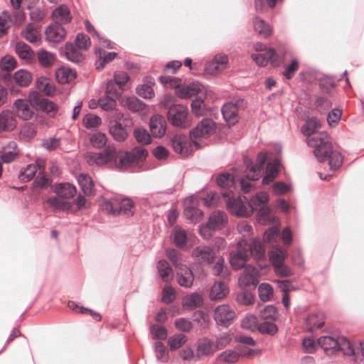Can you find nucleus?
<instances>
[{
  "label": "nucleus",
  "instance_id": "obj_53",
  "mask_svg": "<svg viewBox=\"0 0 364 364\" xmlns=\"http://www.w3.org/2000/svg\"><path fill=\"white\" fill-rule=\"evenodd\" d=\"M338 351H342L345 355H353L355 353V349L352 343L344 336L338 337Z\"/></svg>",
  "mask_w": 364,
  "mask_h": 364
},
{
  "label": "nucleus",
  "instance_id": "obj_9",
  "mask_svg": "<svg viewBox=\"0 0 364 364\" xmlns=\"http://www.w3.org/2000/svg\"><path fill=\"white\" fill-rule=\"evenodd\" d=\"M258 284V271L252 266L244 268L238 279V284L241 289H255Z\"/></svg>",
  "mask_w": 364,
  "mask_h": 364
},
{
  "label": "nucleus",
  "instance_id": "obj_60",
  "mask_svg": "<svg viewBox=\"0 0 364 364\" xmlns=\"http://www.w3.org/2000/svg\"><path fill=\"white\" fill-rule=\"evenodd\" d=\"M254 295L252 292L246 290L245 289H241V291L237 294L236 300L242 305H250L254 301Z\"/></svg>",
  "mask_w": 364,
  "mask_h": 364
},
{
  "label": "nucleus",
  "instance_id": "obj_35",
  "mask_svg": "<svg viewBox=\"0 0 364 364\" xmlns=\"http://www.w3.org/2000/svg\"><path fill=\"white\" fill-rule=\"evenodd\" d=\"M318 344L325 352L331 351L333 353L338 351V338L331 336H321L318 338Z\"/></svg>",
  "mask_w": 364,
  "mask_h": 364
},
{
  "label": "nucleus",
  "instance_id": "obj_32",
  "mask_svg": "<svg viewBox=\"0 0 364 364\" xmlns=\"http://www.w3.org/2000/svg\"><path fill=\"white\" fill-rule=\"evenodd\" d=\"M171 238L173 244L178 248L183 249L186 247L188 236L185 230L180 226H176L172 230Z\"/></svg>",
  "mask_w": 364,
  "mask_h": 364
},
{
  "label": "nucleus",
  "instance_id": "obj_28",
  "mask_svg": "<svg viewBox=\"0 0 364 364\" xmlns=\"http://www.w3.org/2000/svg\"><path fill=\"white\" fill-rule=\"evenodd\" d=\"M15 50L18 56L26 63H31L35 58V53L31 48L23 42H18L15 46Z\"/></svg>",
  "mask_w": 364,
  "mask_h": 364
},
{
  "label": "nucleus",
  "instance_id": "obj_38",
  "mask_svg": "<svg viewBox=\"0 0 364 364\" xmlns=\"http://www.w3.org/2000/svg\"><path fill=\"white\" fill-rule=\"evenodd\" d=\"M156 268L159 275L164 282H168L172 279L173 276V269L166 260H159L157 262Z\"/></svg>",
  "mask_w": 364,
  "mask_h": 364
},
{
  "label": "nucleus",
  "instance_id": "obj_50",
  "mask_svg": "<svg viewBox=\"0 0 364 364\" xmlns=\"http://www.w3.org/2000/svg\"><path fill=\"white\" fill-rule=\"evenodd\" d=\"M21 36L26 41L31 43L36 42L39 38V32L38 28L32 23H28L21 31Z\"/></svg>",
  "mask_w": 364,
  "mask_h": 364
},
{
  "label": "nucleus",
  "instance_id": "obj_33",
  "mask_svg": "<svg viewBox=\"0 0 364 364\" xmlns=\"http://www.w3.org/2000/svg\"><path fill=\"white\" fill-rule=\"evenodd\" d=\"M182 303L186 309H193L203 304V299L201 294L194 292L184 296Z\"/></svg>",
  "mask_w": 364,
  "mask_h": 364
},
{
  "label": "nucleus",
  "instance_id": "obj_45",
  "mask_svg": "<svg viewBox=\"0 0 364 364\" xmlns=\"http://www.w3.org/2000/svg\"><path fill=\"white\" fill-rule=\"evenodd\" d=\"M166 254L168 259L176 269H181L185 266L183 255L174 249H168Z\"/></svg>",
  "mask_w": 364,
  "mask_h": 364
},
{
  "label": "nucleus",
  "instance_id": "obj_55",
  "mask_svg": "<svg viewBox=\"0 0 364 364\" xmlns=\"http://www.w3.org/2000/svg\"><path fill=\"white\" fill-rule=\"evenodd\" d=\"M124 106L133 112L142 111L145 108V104L136 97H127L124 100Z\"/></svg>",
  "mask_w": 364,
  "mask_h": 364
},
{
  "label": "nucleus",
  "instance_id": "obj_41",
  "mask_svg": "<svg viewBox=\"0 0 364 364\" xmlns=\"http://www.w3.org/2000/svg\"><path fill=\"white\" fill-rule=\"evenodd\" d=\"M73 43L68 42L65 46V55L68 60L73 63H79L82 59V55Z\"/></svg>",
  "mask_w": 364,
  "mask_h": 364
},
{
  "label": "nucleus",
  "instance_id": "obj_36",
  "mask_svg": "<svg viewBox=\"0 0 364 364\" xmlns=\"http://www.w3.org/2000/svg\"><path fill=\"white\" fill-rule=\"evenodd\" d=\"M228 62V58L227 55H215L213 61L206 66L205 70L210 73L222 71L225 68Z\"/></svg>",
  "mask_w": 364,
  "mask_h": 364
},
{
  "label": "nucleus",
  "instance_id": "obj_37",
  "mask_svg": "<svg viewBox=\"0 0 364 364\" xmlns=\"http://www.w3.org/2000/svg\"><path fill=\"white\" fill-rule=\"evenodd\" d=\"M275 54L274 48H268L259 53H252V59L259 66H265L273 58Z\"/></svg>",
  "mask_w": 364,
  "mask_h": 364
},
{
  "label": "nucleus",
  "instance_id": "obj_31",
  "mask_svg": "<svg viewBox=\"0 0 364 364\" xmlns=\"http://www.w3.org/2000/svg\"><path fill=\"white\" fill-rule=\"evenodd\" d=\"M38 169H42V171H44V168L41 167V166L38 163L27 165L26 167L21 169L18 173L19 180L23 182L30 181L33 178Z\"/></svg>",
  "mask_w": 364,
  "mask_h": 364
},
{
  "label": "nucleus",
  "instance_id": "obj_57",
  "mask_svg": "<svg viewBox=\"0 0 364 364\" xmlns=\"http://www.w3.org/2000/svg\"><path fill=\"white\" fill-rule=\"evenodd\" d=\"M187 341V338L182 333H176L170 336L168 340V344L170 350L173 351L181 348Z\"/></svg>",
  "mask_w": 364,
  "mask_h": 364
},
{
  "label": "nucleus",
  "instance_id": "obj_52",
  "mask_svg": "<svg viewBox=\"0 0 364 364\" xmlns=\"http://www.w3.org/2000/svg\"><path fill=\"white\" fill-rule=\"evenodd\" d=\"M259 316L262 320L275 321L279 318L277 309L273 305H267L260 310Z\"/></svg>",
  "mask_w": 364,
  "mask_h": 364
},
{
  "label": "nucleus",
  "instance_id": "obj_46",
  "mask_svg": "<svg viewBox=\"0 0 364 364\" xmlns=\"http://www.w3.org/2000/svg\"><path fill=\"white\" fill-rule=\"evenodd\" d=\"M48 205L54 210H66L71 208V203L65 201L64 198L58 197H50L47 200Z\"/></svg>",
  "mask_w": 364,
  "mask_h": 364
},
{
  "label": "nucleus",
  "instance_id": "obj_59",
  "mask_svg": "<svg viewBox=\"0 0 364 364\" xmlns=\"http://www.w3.org/2000/svg\"><path fill=\"white\" fill-rule=\"evenodd\" d=\"M258 293L262 301H268L273 296V288L268 283H262L259 285Z\"/></svg>",
  "mask_w": 364,
  "mask_h": 364
},
{
  "label": "nucleus",
  "instance_id": "obj_17",
  "mask_svg": "<svg viewBox=\"0 0 364 364\" xmlns=\"http://www.w3.org/2000/svg\"><path fill=\"white\" fill-rule=\"evenodd\" d=\"M149 128L154 137H162L166 130V122L164 117L159 114L151 117L149 122Z\"/></svg>",
  "mask_w": 364,
  "mask_h": 364
},
{
  "label": "nucleus",
  "instance_id": "obj_1",
  "mask_svg": "<svg viewBox=\"0 0 364 364\" xmlns=\"http://www.w3.org/2000/svg\"><path fill=\"white\" fill-rule=\"evenodd\" d=\"M148 156L147 150L141 146H136L129 151L122 153L112 146H108L97 153H90L89 162L98 166L109 164L119 171L132 168L135 164L144 161Z\"/></svg>",
  "mask_w": 364,
  "mask_h": 364
},
{
  "label": "nucleus",
  "instance_id": "obj_62",
  "mask_svg": "<svg viewBox=\"0 0 364 364\" xmlns=\"http://www.w3.org/2000/svg\"><path fill=\"white\" fill-rule=\"evenodd\" d=\"M240 355L235 350H226L218 355L217 359L228 363H234L239 359Z\"/></svg>",
  "mask_w": 364,
  "mask_h": 364
},
{
  "label": "nucleus",
  "instance_id": "obj_12",
  "mask_svg": "<svg viewBox=\"0 0 364 364\" xmlns=\"http://www.w3.org/2000/svg\"><path fill=\"white\" fill-rule=\"evenodd\" d=\"M193 256L203 264H210L216 258L214 250L207 245H199L193 249Z\"/></svg>",
  "mask_w": 364,
  "mask_h": 364
},
{
  "label": "nucleus",
  "instance_id": "obj_5",
  "mask_svg": "<svg viewBox=\"0 0 364 364\" xmlns=\"http://www.w3.org/2000/svg\"><path fill=\"white\" fill-rule=\"evenodd\" d=\"M167 119L176 127L186 129L191 126V116L188 107L183 105H171L167 111Z\"/></svg>",
  "mask_w": 364,
  "mask_h": 364
},
{
  "label": "nucleus",
  "instance_id": "obj_24",
  "mask_svg": "<svg viewBox=\"0 0 364 364\" xmlns=\"http://www.w3.org/2000/svg\"><path fill=\"white\" fill-rule=\"evenodd\" d=\"M176 279L180 286L189 288L193 285L194 275L191 269L185 266L177 269Z\"/></svg>",
  "mask_w": 364,
  "mask_h": 364
},
{
  "label": "nucleus",
  "instance_id": "obj_43",
  "mask_svg": "<svg viewBox=\"0 0 364 364\" xmlns=\"http://www.w3.org/2000/svg\"><path fill=\"white\" fill-rule=\"evenodd\" d=\"M253 26L255 31L261 36L268 37L272 34L270 26L257 16L253 18Z\"/></svg>",
  "mask_w": 364,
  "mask_h": 364
},
{
  "label": "nucleus",
  "instance_id": "obj_39",
  "mask_svg": "<svg viewBox=\"0 0 364 364\" xmlns=\"http://www.w3.org/2000/svg\"><path fill=\"white\" fill-rule=\"evenodd\" d=\"M240 242L243 243L242 248L244 250H250L251 251L250 257H259L264 252L263 245L257 240L254 239L250 243H247L245 240Z\"/></svg>",
  "mask_w": 364,
  "mask_h": 364
},
{
  "label": "nucleus",
  "instance_id": "obj_42",
  "mask_svg": "<svg viewBox=\"0 0 364 364\" xmlns=\"http://www.w3.org/2000/svg\"><path fill=\"white\" fill-rule=\"evenodd\" d=\"M257 330L261 334L274 336L278 332V326L274 321L263 320L257 324Z\"/></svg>",
  "mask_w": 364,
  "mask_h": 364
},
{
  "label": "nucleus",
  "instance_id": "obj_18",
  "mask_svg": "<svg viewBox=\"0 0 364 364\" xmlns=\"http://www.w3.org/2000/svg\"><path fill=\"white\" fill-rule=\"evenodd\" d=\"M196 204L193 197L186 198L184 202V214L191 223H196L203 215V212L196 208Z\"/></svg>",
  "mask_w": 364,
  "mask_h": 364
},
{
  "label": "nucleus",
  "instance_id": "obj_7",
  "mask_svg": "<svg viewBox=\"0 0 364 364\" xmlns=\"http://www.w3.org/2000/svg\"><path fill=\"white\" fill-rule=\"evenodd\" d=\"M216 129L215 122L210 118H204L190 132L193 139L206 138L213 134Z\"/></svg>",
  "mask_w": 364,
  "mask_h": 364
},
{
  "label": "nucleus",
  "instance_id": "obj_10",
  "mask_svg": "<svg viewBox=\"0 0 364 364\" xmlns=\"http://www.w3.org/2000/svg\"><path fill=\"white\" fill-rule=\"evenodd\" d=\"M33 107L31 99H17L14 102L15 115L22 120H30L34 114Z\"/></svg>",
  "mask_w": 364,
  "mask_h": 364
},
{
  "label": "nucleus",
  "instance_id": "obj_49",
  "mask_svg": "<svg viewBox=\"0 0 364 364\" xmlns=\"http://www.w3.org/2000/svg\"><path fill=\"white\" fill-rule=\"evenodd\" d=\"M216 262L212 267L213 274L223 278L229 276L230 272L228 267L225 265V261L223 257H216Z\"/></svg>",
  "mask_w": 364,
  "mask_h": 364
},
{
  "label": "nucleus",
  "instance_id": "obj_22",
  "mask_svg": "<svg viewBox=\"0 0 364 364\" xmlns=\"http://www.w3.org/2000/svg\"><path fill=\"white\" fill-rule=\"evenodd\" d=\"M203 89V85L198 82H193L186 86L177 87L176 92L180 98L186 99L198 95Z\"/></svg>",
  "mask_w": 364,
  "mask_h": 364
},
{
  "label": "nucleus",
  "instance_id": "obj_8",
  "mask_svg": "<svg viewBox=\"0 0 364 364\" xmlns=\"http://www.w3.org/2000/svg\"><path fill=\"white\" fill-rule=\"evenodd\" d=\"M235 316V311L228 304L220 305L214 310V319L220 326H229L232 323Z\"/></svg>",
  "mask_w": 364,
  "mask_h": 364
},
{
  "label": "nucleus",
  "instance_id": "obj_23",
  "mask_svg": "<svg viewBox=\"0 0 364 364\" xmlns=\"http://www.w3.org/2000/svg\"><path fill=\"white\" fill-rule=\"evenodd\" d=\"M228 221L225 213L223 211H215L209 217L206 223L213 230H218L223 228Z\"/></svg>",
  "mask_w": 364,
  "mask_h": 364
},
{
  "label": "nucleus",
  "instance_id": "obj_63",
  "mask_svg": "<svg viewBox=\"0 0 364 364\" xmlns=\"http://www.w3.org/2000/svg\"><path fill=\"white\" fill-rule=\"evenodd\" d=\"M307 325L316 328H320L324 325L323 314L318 313L316 314H311L306 318Z\"/></svg>",
  "mask_w": 364,
  "mask_h": 364
},
{
  "label": "nucleus",
  "instance_id": "obj_30",
  "mask_svg": "<svg viewBox=\"0 0 364 364\" xmlns=\"http://www.w3.org/2000/svg\"><path fill=\"white\" fill-rule=\"evenodd\" d=\"M269 262L272 267L284 263L288 255L287 251L279 247H273L268 252Z\"/></svg>",
  "mask_w": 364,
  "mask_h": 364
},
{
  "label": "nucleus",
  "instance_id": "obj_51",
  "mask_svg": "<svg viewBox=\"0 0 364 364\" xmlns=\"http://www.w3.org/2000/svg\"><path fill=\"white\" fill-rule=\"evenodd\" d=\"M14 79L19 86L26 87L31 82L32 76L28 71L21 69L14 73Z\"/></svg>",
  "mask_w": 364,
  "mask_h": 364
},
{
  "label": "nucleus",
  "instance_id": "obj_11",
  "mask_svg": "<svg viewBox=\"0 0 364 364\" xmlns=\"http://www.w3.org/2000/svg\"><path fill=\"white\" fill-rule=\"evenodd\" d=\"M242 242L237 243V250L230 253V264L235 269H240L244 267L245 262L250 257L251 251L244 250Z\"/></svg>",
  "mask_w": 364,
  "mask_h": 364
},
{
  "label": "nucleus",
  "instance_id": "obj_64",
  "mask_svg": "<svg viewBox=\"0 0 364 364\" xmlns=\"http://www.w3.org/2000/svg\"><path fill=\"white\" fill-rule=\"evenodd\" d=\"M37 132L36 125L33 122L26 123L21 129V134L26 139L33 138Z\"/></svg>",
  "mask_w": 364,
  "mask_h": 364
},
{
  "label": "nucleus",
  "instance_id": "obj_54",
  "mask_svg": "<svg viewBox=\"0 0 364 364\" xmlns=\"http://www.w3.org/2000/svg\"><path fill=\"white\" fill-rule=\"evenodd\" d=\"M154 348L157 360L161 363H166L169 356L165 345L161 341H157L154 343Z\"/></svg>",
  "mask_w": 364,
  "mask_h": 364
},
{
  "label": "nucleus",
  "instance_id": "obj_61",
  "mask_svg": "<svg viewBox=\"0 0 364 364\" xmlns=\"http://www.w3.org/2000/svg\"><path fill=\"white\" fill-rule=\"evenodd\" d=\"M98 104L105 111L112 110L116 106V98L105 94L98 100Z\"/></svg>",
  "mask_w": 364,
  "mask_h": 364
},
{
  "label": "nucleus",
  "instance_id": "obj_29",
  "mask_svg": "<svg viewBox=\"0 0 364 364\" xmlns=\"http://www.w3.org/2000/svg\"><path fill=\"white\" fill-rule=\"evenodd\" d=\"M76 72L68 68L63 66L55 71V77L60 84H66L72 82L76 78Z\"/></svg>",
  "mask_w": 364,
  "mask_h": 364
},
{
  "label": "nucleus",
  "instance_id": "obj_34",
  "mask_svg": "<svg viewBox=\"0 0 364 364\" xmlns=\"http://www.w3.org/2000/svg\"><path fill=\"white\" fill-rule=\"evenodd\" d=\"M280 166V159L276 158L271 163H267L266 166V174L262 178L263 184H269L276 178L279 166Z\"/></svg>",
  "mask_w": 364,
  "mask_h": 364
},
{
  "label": "nucleus",
  "instance_id": "obj_6",
  "mask_svg": "<svg viewBox=\"0 0 364 364\" xmlns=\"http://www.w3.org/2000/svg\"><path fill=\"white\" fill-rule=\"evenodd\" d=\"M193 144H197V142L185 134H176L171 139V144L174 151L183 156H188L192 152Z\"/></svg>",
  "mask_w": 364,
  "mask_h": 364
},
{
  "label": "nucleus",
  "instance_id": "obj_14",
  "mask_svg": "<svg viewBox=\"0 0 364 364\" xmlns=\"http://www.w3.org/2000/svg\"><path fill=\"white\" fill-rule=\"evenodd\" d=\"M45 35L49 42L60 43L65 39L66 31L59 23H54L46 29Z\"/></svg>",
  "mask_w": 364,
  "mask_h": 364
},
{
  "label": "nucleus",
  "instance_id": "obj_21",
  "mask_svg": "<svg viewBox=\"0 0 364 364\" xmlns=\"http://www.w3.org/2000/svg\"><path fill=\"white\" fill-rule=\"evenodd\" d=\"M221 112L225 121L230 126L235 124L238 121V107L236 104L231 102L225 103Z\"/></svg>",
  "mask_w": 364,
  "mask_h": 364
},
{
  "label": "nucleus",
  "instance_id": "obj_40",
  "mask_svg": "<svg viewBox=\"0 0 364 364\" xmlns=\"http://www.w3.org/2000/svg\"><path fill=\"white\" fill-rule=\"evenodd\" d=\"M55 193L60 198H73L77 189L75 186L69 183H60L55 187Z\"/></svg>",
  "mask_w": 364,
  "mask_h": 364
},
{
  "label": "nucleus",
  "instance_id": "obj_47",
  "mask_svg": "<svg viewBox=\"0 0 364 364\" xmlns=\"http://www.w3.org/2000/svg\"><path fill=\"white\" fill-rule=\"evenodd\" d=\"M109 133L117 141H124L128 136L126 129L119 122H115L109 127Z\"/></svg>",
  "mask_w": 364,
  "mask_h": 364
},
{
  "label": "nucleus",
  "instance_id": "obj_58",
  "mask_svg": "<svg viewBox=\"0 0 364 364\" xmlns=\"http://www.w3.org/2000/svg\"><path fill=\"white\" fill-rule=\"evenodd\" d=\"M134 136L136 141L141 145H147L151 143V136L148 131L144 128H136L134 131Z\"/></svg>",
  "mask_w": 364,
  "mask_h": 364
},
{
  "label": "nucleus",
  "instance_id": "obj_48",
  "mask_svg": "<svg viewBox=\"0 0 364 364\" xmlns=\"http://www.w3.org/2000/svg\"><path fill=\"white\" fill-rule=\"evenodd\" d=\"M193 320L200 329H205L208 328L210 323V316L208 314L202 311L198 310L193 314Z\"/></svg>",
  "mask_w": 364,
  "mask_h": 364
},
{
  "label": "nucleus",
  "instance_id": "obj_27",
  "mask_svg": "<svg viewBox=\"0 0 364 364\" xmlns=\"http://www.w3.org/2000/svg\"><path fill=\"white\" fill-rule=\"evenodd\" d=\"M52 16L55 20V23H59L61 26L70 22L72 20L70 11L65 5H60L57 7L53 11Z\"/></svg>",
  "mask_w": 364,
  "mask_h": 364
},
{
  "label": "nucleus",
  "instance_id": "obj_25",
  "mask_svg": "<svg viewBox=\"0 0 364 364\" xmlns=\"http://www.w3.org/2000/svg\"><path fill=\"white\" fill-rule=\"evenodd\" d=\"M320 127V122L316 118L312 117L306 121L305 124L301 127V131L304 135L307 136V138L316 134H321L322 136H326V133H317Z\"/></svg>",
  "mask_w": 364,
  "mask_h": 364
},
{
  "label": "nucleus",
  "instance_id": "obj_16",
  "mask_svg": "<svg viewBox=\"0 0 364 364\" xmlns=\"http://www.w3.org/2000/svg\"><path fill=\"white\" fill-rule=\"evenodd\" d=\"M267 158L266 154L259 153L256 159V164L250 166L249 165L247 166V172L246 177L252 181L258 180L261 175V171L267 161Z\"/></svg>",
  "mask_w": 364,
  "mask_h": 364
},
{
  "label": "nucleus",
  "instance_id": "obj_3",
  "mask_svg": "<svg viewBox=\"0 0 364 364\" xmlns=\"http://www.w3.org/2000/svg\"><path fill=\"white\" fill-rule=\"evenodd\" d=\"M309 146L314 147V153L318 161L320 162L329 161V166L331 170H336L343 164V158L339 151L333 150L331 144L326 136L321 134H316L306 139Z\"/></svg>",
  "mask_w": 364,
  "mask_h": 364
},
{
  "label": "nucleus",
  "instance_id": "obj_15",
  "mask_svg": "<svg viewBox=\"0 0 364 364\" xmlns=\"http://www.w3.org/2000/svg\"><path fill=\"white\" fill-rule=\"evenodd\" d=\"M17 124L15 114L9 109L0 112V132L13 131Z\"/></svg>",
  "mask_w": 364,
  "mask_h": 364
},
{
  "label": "nucleus",
  "instance_id": "obj_4",
  "mask_svg": "<svg viewBox=\"0 0 364 364\" xmlns=\"http://www.w3.org/2000/svg\"><path fill=\"white\" fill-rule=\"evenodd\" d=\"M101 207L109 214L113 215H132L134 203L129 198H123L120 196H115L109 198H105Z\"/></svg>",
  "mask_w": 364,
  "mask_h": 364
},
{
  "label": "nucleus",
  "instance_id": "obj_13",
  "mask_svg": "<svg viewBox=\"0 0 364 364\" xmlns=\"http://www.w3.org/2000/svg\"><path fill=\"white\" fill-rule=\"evenodd\" d=\"M29 97H31V101L37 110L43 111L48 114L55 113L57 110V107L53 102L43 97L37 92L30 95Z\"/></svg>",
  "mask_w": 364,
  "mask_h": 364
},
{
  "label": "nucleus",
  "instance_id": "obj_20",
  "mask_svg": "<svg viewBox=\"0 0 364 364\" xmlns=\"http://www.w3.org/2000/svg\"><path fill=\"white\" fill-rule=\"evenodd\" d=\"M229 293V289L223 281L215 282L209 291V299L211 301H220L225 299Z\"/></svg>",
  "mask_w": 364,
  "mask_h": 364
},
{
  "label": "nucleus",
  "instance_id": "obj_26",
  "mask_svg": "<svg viewBox=\"0 0 364 364\" xmlns=\"http://www.w3.org/2000/svg\"><path fill=\"white\" fill-rule=\"evenodd\" d=\"M215 343L208 338L199 339L197 343V355L198 356H208L216 350Z\"/></svg>",
  "mask_w": 364,
  "mask_h": 364
},
{
  "label": "nucleus",
  "instance_id": "obj_2",
  "mask_svg": "<svg viewBox=\"0 0 364 364\" xmlns=\"http://www.w3.org/2000/svg\"><path fill=\"white\" fill-rule=\"evenodd\" d=\"M220 193L229 212L238 217L249 216L253 210L265 206L269 200V196L264 192L257 193L250 200L245 196L235 198L234 193L228 190L223 191Z\"/></svg>",
  "mask_w": 364,
  "mask_h": 364
},
{
  "label": "nucleus",
  "instance_id": "obj_19",
  "mask_svg": "<svg viewBox=\"0 0 364 364\" xmlns=\"http://www.w3.org/2000/svg\"><path fill=\"white\" fill-rule=\"evenodd\" d=\"M20 157L19 149L16 141H11L4 147L1 154V160L6 164L11 163Z\"/></svg>",
  "mask_w": 364,
  "mask_h": 364
},
{
  "label": "nucleus",
  "instance_id": "obj_44",
  "mask_svg": "<svg viewBox=\"0 0 364 364\" xmlns=\"http://www.w3.org/2000/svg\"><path fill=\"white\" fill-rule=\"evenodd\" d=\"M77 181L85 195L89 196L92 193L94 183L87 174L80 173L77 177Z\"/></svg>",
  "mask_w": 364,
  "mask_h": 364
},
{
  "label": "nucleus",
  "instance_id": "obj_56",
  "mask_svg": "<svg viewBox=\"0 0 364 364\" xmlns=\"http://www.w3.org/2000/svg\"><path fill=\"white\" fill-rule=\"evenodd\" d=\"M38 59L42 66L48 68L53 64L55 57L52 53L42 49L38 52Z\"/></svg>",
  "mask_w": 364,
  "mask_h": 364
}]
</instances>
